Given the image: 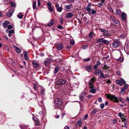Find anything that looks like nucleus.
<instances>
[{"label":"nucleus","instance_id":"de8ad7c7","mask_svg":"<svg viewBox=\"0 0 129 129\" xmlns=\"http://www.w3.org/2000/svg\"><path fill=\"white\" fill-rule=\"evenodd\" d=\"M7 24L5 23H3V26L5 28H6L7 27Z\"/></svg>","mask_w":129,"mask_h":129},{"label":"nucleus","instance_id":"bb28decb","mask_svg":"<svg viewBox=\"0 0 129 129\" xmlns=\"http://www.w3.org/2000/svg\"><path fill=\"white\" fill-rule=\"evenodd\" d=\"M33 9L34 10H35L36 8V1H34L33 4Z\"/></svg>","mask_w":129,"mask_h":129},{"label":"nucleus","instance_id":"20e7f679","mask_svg":"<svg viewBox=\"0 0 129 129\" xmlns=\"http://www.w3.org/2000/svg\"><path fill=\"white\" fill-rule=\"evenodd\" d=\"M54 104L57 107H60L62 104V101L58 98L56 99L55 100Z\"/></svg>","mask_w":129,"mask_h":129},{"label":"nucleus","instance_id":"0e129e2a","mask_svg":"<svg viewBox=\"0 0 129 129\" xmlns=\"http://www.w3.org/2000/svg\"><path fill=\"white\" fill-rule=\"evenodd\" d=\"M100 64H101V63L100 62V61L99 60H98L96 62V65L98 66H100Z\"/></svg>","mask_w":129,"mask_h":129},{"label":"nucleus","instance_id":"2eb2a0df","mask_svg":"<svg viewBox=\"0 0 129 129\" xmlns=\"http://www.w3.org/2000/svg\"><path fill=\"white\" fill-rule=\"evenodd\" d=\"M63 48V44L62 43L58 44L57 46V49L59 50H61Z\"/></svg>","mask_w":129,"mask_h":129},{"label":"nucleus","instance_id":"c756f323","mask_svg":"<svg viewBox=\"0 0 129 129\" xmlns=\"http://www.w3.org/2000/svg\"><path fill=\"white\" fill-rule=\"evenodd\" d=\"M103 43L104 44L107 45H109V42L108 41L105 40L104 39L103 40Z\"/></svg>","mask_w":129,"mask_h":129},{"label":"nucleus","instance_id":"aec40b11","mask_svg":"<svg viewBox=\"0 0 129 129\" xmlns=\"http://www.w3.org/2000/svg\"><path fill=\"white\" fill-rule=\"evenodd\" d=\"M126 15L124 13L121 14V17L122 19L124 21L126 20Z\"/></svg>","mask_w":129,"mask_h":129},{"label":"nucleus","instance_id":"e2e57ef3","mask_svg":"<svg viewBox=\"0 0 129 129\" xmlns=\"http://www.w3.org/2000/svg\"><path fill=\"white\" fill-rule=\"evenodd\" d=\"M70 43L72 45H74V41L73 40H72L70 41Z\"/></svg>","mask_w":129,"mask_h":129},{"label":"nucleus","instance_id":"7ed1b4c3","mask_svg":"<svg viewBox=\"0 0 129 129\" xmlns=\"http://www.w3.org/2000/svg\"><path fill=\"white\" fill-rule=\"evenodd\" d=\"M56 81L55 85L56 87L57 85H58L59 86L64 85H66L67 86L68 85V82L66 81V78L59 79L56 80Z\"/></svg>","mask_w":129,"mask_h":129},{"label":"nucleus","instance_id":"bf43d9fd","mask_svg":"<svg viewBox=\"0 0 129 129\" xmlns=\"http://www.w3.org/2000/svg\"><path fill=\"white\" fill-rule=\"evenodd\" d=\"M103 5V3H98V6L99 7H102Z\"/></svg>","mask_w":129,"mask_h":129},{"label":"nucleus","instance_id":"cd10ccee","mask_svg":"<svg viewBox=\"0 0 129 129\" xmlns=\"http://www.w3.org/2000/svg\"><path fill=\"white\" fill-rule=\"evenodd\" d=\"M98 111L97 109H94L91 111V112L92 114H94L96 113Z\"/></svg>","mask_w":129,"mask_h":129},{"label":"nucleus","instance_id":"79ce46f5","mask_svg":"<svg viewBox=\"0 0 129 129\" xmlns=\"http://www.w3.org/2000/svg\"><path fill=\"white\" fill-rule=\"evenodd\" d=\"M100 77L102 78H105L104 77V76L103 74L102 73V71H101V72L100 73Z\"/></svg>","mask_w":129,"mask_h":129},{"label":"nucleus","instance_id":"3c124183","mask_svg":"<svg viewBox=\"0 0 129 129\" xmlns=\"http://www.w3.org/2000/svg\"><path fill=\"white\" fill-rule=\"evenodd\" d=\"M60 23L61 25H62L63 24V20L62 18H60Z\"/></svg>","mask_w":129,"mask_h":129},{"label":"nucleus","instance_id":"5fc2aeb1","mask_svg":"<svg viewBox=\"0 0 129 129\" xmlns=\"http://www.w3.org/2000/svg\"><path fill=\"white\" fill-rule=\"evenodd\" d=\"M75 0H67V2L69 3H72Z\"/></svg>","mask_w":129,"mask_h":129},{"label":"nucleus","instance_id":"a211bd4d","mask_svg":"<svg viewBox=\"0 0 129 129\" xmlns=\"http://www.w3.org/2000/svg\"><path fill=\"white\" fill-rule=\"evenodd\" d=\"M33 119L34 120V121L35 122V125L36 126H38L40 125V121L37 118L36 119H34V118H33Z\"/></svg>","mask_w":129,"mask_h":129},{"label":"nucleus","instance_id":"6e6552de","mask_svg":"<svg viewBox=\"0 0 129 129\" xmlns=\"http://www.w3.org/2000/svg\"><path fill=\"white\" fill-rule=\"evenodd\" d=\"M99 30L101 32L103 33L104 36H107L108 32L107 30L102 28H99Z\"/></svg>","mask_w":129,"mask_h":129},{"label":"nucleus","instance_id":"5701e85b","mask_svg":"<svg viewBox=\"0 0 129 129\" xmlns=\"http://www.w3.org/2000/svg\"><path fill=\"white\" fill-rule=\"evenodd\" d=\"M112 20L113 21L115 24L118 25L119 24V21L117 20H116L114 18H111Z\"/></svg>","mask_w":129,"mask_h":129},{"label":"nucleus","instance_id":"6e6d98bb","mask_svg":"<svg viewBox=\"0 0 129 129\" xmlns=\"http://www.w3.org/2000/svg\"><path fill=\"white\" fill-rule=\"evenodd\" d=\"M104 107V104H101L100 105V107L101 109H103Z\"/></svg>","mask_w":129,"mask_h":129},{"label":"nucleus","instance_id":"338daca9","mask_svg":"<svg viewBox=\"0 0 129 129\" xmlns=\"http://www.w3.org/2000/svg\"><path fill=\"white\" fill-rule=\"evenodd\" d=\"M120 80H116V84H117L119 85L120 83Z\"/></svg>","mask_w":129,"mask_h":129},{"label":"nucleus","instance_id":"1a4fd4ad","mask_svg":"<svg viewBox=\"0 0 129 129\" xmlns=\"http://www.w3.org/2000/svg\"><path fill=\"white\" fill-rule=\"evenodd\" d=\"M112 47L115 48H117L119 45V43L117 41L114 42L112 43Z\"/></svg>","mask_w":129,"mask_h":129},{"label":"nucleus","instance_id":"774afa93","mask_svg":"<svg viewBox=\"0 0 129 129\" xmlns=\"http://www.w3.org/2000/svg\"><path fill=\"white\" fill-rule=\"evenodd\" d=\"M40 0H38V6H39L41 4L40 3Z\"/></svg>","mask_w":129,"mask_h":129},{"label":"nucleus","instance_id":"ddd939ff","mask_svg":"<svg viewBox=\"0 0 129 129\" xmlns=\"http://www.w3.org/2000/svg\"><path fill=\"white\" fill-rule=\"evenodd\" d=\"M92 65H87L85 67V69L87 70V71L89 72H91L92 70Z\"/></svg>","mask_w":129,"mask_h":129},{"label":"nucleus","instance_id":"4d7b16f0","mask_svg":"<svg viewBox=\"0 0 129 129\" xmlns=\"http://www.w3.org/2000/svg\"><path fill=\"white\" fill-rule=\"evenodd\" d=\"M118 115L120 117L124 116V115L121 112L119 113L118 114Z\"/></svg>","mask_w":129,"mask_h":129},{"label":"nucleus","instance_id":"423d86ee","mask_svg":"<svg viewBox=\"0 0 129 129\" xmlns=\"http://www.w3.org/2000/svg\"><path fill=\"white\" fill-rule=\"evenodd\" d=\"M47 6L48 7V8L50 12H54L55 11L54 10L53 7H54V6L52 5L51 3L50 2H49L47 4Z\"/></svg>","mask_w":129,"mask_h":129},{"label":"nucleus","instance_id":"c03bdc74","mask_svg":"<svg viewBox=\"0 0 129 129\" xmlns=\"http://www.w3.org/2000/svg\"><path fill=\"white\" fill-rule=\"evenodd\" d=\"M88 45H86L83 46L82 47V48L83 49H87L88 47Z\"/></svg>","mask_w":129,"mask_h":129},{"label":"nucleus","instance_id":"58836bf2","mask_svg":"<svg viewBox=\"0 0 129 129\" xmlns=\"http://www.w3.org/2000/svg\"><path fill=\"white\" fill-rule=\"evenodd\" d=\"M126 50L128 53L129 52V44L127 45V46L126 47Z\"/></svg>","mask_w":129,"mask_h":129},{"label":"nucleus","instance_id":"4c0bfd02","mask_svg":"<svg viewBox=\"0 0 129 129\" xmlns=\"http://www.w3.org/2000/svg\"><path fill=\"white\" fill-rule=\"evenodd\" d=\"M103 38L99 39L97 40L96 41L97 43H99L102 42L103 43Z\"/></svg>","mask_w":129,"mask_h":129},{"label":"nucleus","instance_id":"412c9836","mask_svg":"<svg viewBox=\"0 0 129 129\" xmlns=\"http://www.w3.org/2000/svg\"><path fill=\"white\" fill-rule=\"evenodd\" d=\"M59 67L58 66H56L54 71V74H55L58 71V70H59Z\"/></svg>","mask_w":129,"mask_h":129},{"label":"nucleus","instance_id":"6ab92c4d","mask_svg":"<svg viewBox=\"0 0 129 129\" xmlns=\"http://www.w3.org/2000/svg\"><path fill=\"white\" fill-rule=\"evenodd\" d=\"M95 78L94 77L92 78L89 80V85L93 84V83L95 81Z\"/></svg>","mask_w":129,"mask_h":129},{"label":"nucleus","instance_id":"a878e982","mask_svg":"<svg viewBox=\"0 0 129 129\" xmlns=\"http://www.w3.org/2000/svg\"><path fill=\"white\" fill-rule=\"evenodd\" d=\"M82 123V121L81 120H78L76 122V126H77L80 125Z\"/></svg>","mask_w":129,"mask_h":129},{"label":"nucleus","instance_id":"a18cd8bd","mask_svg":"<svg viewBox=\"0 0 129 129\" xmlns=\"http://www.w3.org/2000/svg\"><path fill=\"white\" fill-rule=\"evenodd\" d=\"M117 122V119L115 118L112 120V122L114 124H115Z\"/></svg>","mask_w":129,"mask_h":129},{"label":"nucleus","instance_id":"09e8293b","mask_svg":"<svg viewBox=\"0 0 129 129\" xmlns=\"http://www.w3.org/2000/svg\"><path fill=\"white\" fill-rule=\"evenodd\" d=\"M109 68V67H107V65H104V67L103 68L107 70H108V68Z\"/></svg>","mask_w":129,"mask_h":129},{"label":"nucleus","instance_id":"7c9ffc66","mask_svg":"<svg viewBox=\"0 0 129 129\" xmlns=\"http://www.w3.org/2000/svg\"><path fill=\"white\" fill-rule=\"evenodd\" d=\"M89 91L91 93H94L96 92V90L95 89L92 88L89 90Z\"/></svg>","mask_w":129,"mask_h":129},{"label":"nucleus","instance_id":"680f3d73","mask_svg":"<svg viewBox=\"0 0 129 129\" xmlns=\"http://www.w3.org/2000/svg\"><path fill=\"white\" fill-rule=\"evenodd\" d=\"M86 94V92L85 91H84L81 93V95L84 96Z\"/></svg>","mask_w":129,"mask_h":129},{"label":"nucleus","instance_id":"9b49d317","mask_svg":"<svg viewBox=\"0 0 129 129\" xmlns=\"http://www.w3.org/2000/svg\"><path fill=\"white\" fill-rule=\"evenodd\" d=\"M59 5L58 4L56 3V4L55 7L57 10L59 12H61L62 11V7H59Z\"/></svg>","mask_w":129,"mask_h":129},{"label":"nucleus","instance_id":"49530a36","mask_svg":"<svg viewBox=\"0 0 129 129\" xmlns=\"http://www.w3.org/2000/svg\"><path fill=\"white\" fill-rule=\"evenodd\" d=\"M57 27L58 28L60 29H63V27L62 26L60 25L57 26Z\"/></svg>","mask_w":129,"mask_h":129},{"label":"nucleus","instance_id":"8fccbe9b","mask_svg":"<svg viewBox=\"0 0 129 129\" xmlns=\"http://www.w3.org/2000/svg\"><path fill=\"white\" fill-rule=\"evenodd\" d=\"M23 16V15H19L18 14L17 15V17L19 19H22Z\"/></svg>","mask_w":129,"mask_h":129},{"label":"nucleus","instance_id":"393cba45","mask_svg":"<svg viewBox=\"0 0 129 129\" xmlns=\"http://www.w3.org/2000/svg\"><path fill=\"white\" fill-rule=\"evenodd\" d=\"M41 94L42 96H44L45 94V90L43 88L41 89L40 91Z\"/></svg>","mask_w":129,"mask_h":129},{"label":"nucleus","instance_id":"a19ab883","mask_svg":"<svg viewBox=\"0 0 129 129\" xmlns=\"http://www.w3.org/2000/svg\"><path fill=\"white\" fill-rule=\"evenodd\" d=\"M116 14L117 15H119L120 14V11L118 9L116 10Z\"/></svg>","mask_w":129,"mask_h":129},{"label":"nucleus","instance_id":"603ef678","mask_svg":"<svg viewBox=\"0 0 129 129\" xmlns=\"http://www.w3.org/2000/svg\"><path fill=\"white\" fill-rule=\"evenodd\" d=\"M109 55H108L106 57H103L102 58V59L103 60H105L106 59L109 58Z\"/></svg>","mask_w":129,"mask_h":129},{"label":"nucleus","instance_id":"f03ea898","mask_svg":"<svg viewBox=\"0 0 129 129\" xmlns=\"http://www.w3.org/2000/svg\"><path fill=\"white\" fill-rule=\"evenodd\" d=\"M107 96L106 98L109 99L111 100L112 101L114 102L118 103L119 101H121L122 103H123V101L121 100V98H118L115 96L111 94H105Z\"/></svg>","mask_w":129,"mask_h":129},{"label":"nucleus","instance_id":"473e14b6","mask_svg":"<svg viewBox=\"0 0 129 129\" xmlns=\"http://www.w3.org/2000/svg\"><path fill=\"white\" fill-rule=\"evenodd\" d=\"M116 60L117 61L122 62L123 61V60L121 57H120L119 59H116Z\"/></svg>","mask_w":129,"mask_h":129},{"label":"nucleus","instance_id":"f3484780","mask_svg":"<svg viewBox=\"0 0 129 129\" xmlns=\"http://www.w3.org/2000/svg\"><path fill=\"white\" fill-rule=\"evenodd\" d=\"M13 12L11 10H9L7 14V16L8 17H10L12 16Z\"/></svg>","mask_w":129,"mask_h":129},{"label":"nucleus","instance_id":"f257e3e1","mask_svg":"<svg viewBox=\"0 0 129 129\" xmlns=\"http://www.w3.org/2000/svg\"><path fill=\"white\" fill-rule=\"evenodd\" d=\"M85 10L86 13L89 15H94L96 13V11L92 8L91 5L90 3L87 5Z\"/></svg>","mask_w":129,"mask_h":129},{"label":"nucleus","instance_id":"0eeeda50","mask_svg":"<svg viewBox=\"0 0 129 129\" xmlns=\"http://www.w3.org/2000/svg\"><path fill=\"white\" fill-rule=\"evenodd\" d=\"M66 78L64 76L63 74L60 72L57 75V78L56 79V80L59 79H65Z\"/></svg>","mask_w":129,"mask_h":129},{"label":"nucleus","instance_id":"13d9d810","mask_svg":"<svg viewBox=\"0 0 129 129\" xmlns=\"http://www.w3.org/2000/svg\"><path fill=\"white\" fill-rule=\"evenodd\" d=\"M9 33L10 34H13L14 33V31L13 30H11L9 32Z\"/></svg>","mask_w":129,"mask_h":129},{"label":"nucleus","instance_id":"052dcab7","mask_svg":"<svg viewBox=\"0 0 129 129\" xmlns=\"http://www.w3.org/2000/svg\"><path fill=\"white\" fill-rule=\"evenodd\" d=\"M7 27H8V28L9 29H11L12 28V26L11 25H8Z\"/></svg>","mask_w":129,"mask_h":129},{"label":"nucleus","instance_id":"e433bc0d","mask_svg":"<svg viewBox=\"0 0 129 129\" xmlns=\"http://www.w3.org/2000/svg\"><path fill=\"white\" fill-rule=\"evenodd\" d=\"M94 33L92 31L90 32V33L88 34V36L89 37L92 38L93 37L92 35L94 34Z\"/></svg>","mask_w":129,"mask_h":129},{"label":"nucleus","instance_id":"72a5a7b5","mask_svg":"<svg viewBox=\"0 0 129 129\" xmlns=\"http://www.w3.org/2000/svg\"><path fill=\"white\" fill-rule=\"evenodd\" d=\"M120 81L121 83L123 84H125L126 83L125 81L122 78H120Z\"/></svg>","mask_w":129,"mask_h":129},{"label":"nucleus","instance_id":"39448f33","mask_svg":"<svg viewBox=\"0 0 129 129\" xmlns=\"http://www.w3.org/2000/svg\"><path fill=\"white\" fill-rule=\"evenodd\" d=\"M53 61V60L51 59H46L44 61L45 65L47 67L49 66Z\"/></svg>","mask_w":129,"mask_h":129},{"label":"nucleus","instance_id":"c9c22d12","mask_svg":"<svg viewBox=\"0 0 129 129\" xmlns=\"http://www.w3.org/2000/svg\"><path fill=\"white\" fill-rule=\"evenodd\" d=\"M80 100L81 101H82L84 99V96L81 95H80L79 96Z\"/></svg>","mask_w":129,"mask_h":129},{"label":"nucleus","instance_id":"b1692460","mask_svg":"<svg viewBox=\"0 0 129 129\" xmlns=\"http://www.w3.org/2000/svg\"><path fill=\"white\" fill-rule=\"evenodd\" d=\"M102 71L100 69H98L97 70L94 71V73L95 75H97V74L100 73Z\"/></svg>","mask_w":129,"mask_h":129},{"label":"nucleus","instance_id":"dca6fc26","mask_svg":"<svg viewBox=\"0 0 129 129\" xmlns=\"http://www.w3.org/2000/svg\"><path fill=\"white\" fill-rule=\"evenodd\" d=\"M54 23V21L53 19H51L47 24V26L50 27L52 26Z\"/></svg>","mask_w":129,"mask_h":129},{"label":"nucleus","instance_id":"2f4dec72","mask_svg":"<svg viewBox=\"0 0 129 129\" xmlns=\"http://www.w3.org/2000/svg\"><path fill=\"white\" fill-rule=\"evenodd\" d=\"M92 96H93V95L90 94H89L87 96H86L85 97L86 98H88V99H85L87 100H88L89 99L91 98Z\"/></svg>","mask_w":129,"mask_h":129},{"label":"nucleus","instance_id":"864d4df0","mask_svg":"<svg viewBox=\"0 0 129 129\" xmlns=\"http://www.w3.org/2000/svg\"><path fill=\"white\" fill-rule=\"evenodd\" d=\"M88 115L87 114H85L83 117V119L84 120H85L88 117Z\"/></svg>","mask_w":129,"mask_h":129},{"label":"nucleus","instance_id":"ea45409f","mask_svg":"<svg viewBox=\"0 0 129 129\" xmlns=\"http://www.w3.org/2000/svg\"><path fill=\"white\" fill-rule=\"evenodd\" d=\"M16 4L13 2H12L11 3V6L13 7H16Z\"/></svg>","mask_w":129,"mask_h":129},{"label":"nucleus","instance_id":"c85d7f7f","mask_svg":"<svg viewBox=\"0 0 129 129\" xmlns=\"http://www.w3.org/2000/svg\"><path fill=\"white\" fill-rule=\"evenodd\" d=\"M15 50L17 52H20V51H21V50L19 47H16L15 48Z\"/></svg>","mask_w":129,"mask_h":129},{"label":"nucleus","instance_id":"f8f14e48","mask_svg":"<svg viewBox=\"0 0 129 129\" xmlns=\"http://www.w3.org/2000/svg\"><path fill=\"white\" fill-rule=\"evenodd\" d=\"M33 67L37 68L39 67V63L36 61H33L32 62Z\"/></svg>","mask_w":129,"mask_h":129},{"label":"nucleus","instance_id":"f704fd0d","mask_svg":"<svg viewBox=\"0 0 129 129\" xmlns=\"http://www.w3.org/2000/svg\"><path fill=\"white\" fill-rule=\"evenodd\" d=\"M125 89L124 87H122L121 89V93H122L123 94H124L125 93Z\"/></svg>","mask_w":129,"mask_h":129},{"label":"nucleus","instance_id":"9d476101","mask_svg":"<svg viewBox=\"0 0 129 129\" xmlns=\"http://www.w3.org/2000/svg\"><path fill=\"white\" fill-rule=\"evenodd\" d=\"M73 7L72 5L70 4L69 5L65 6L64 8L65 10H66L67 11H69V10L71 9Z\"/></svg>","mask_w":129,"mask_h":129},{"label":"nucleus","instance_id":"37998d69","mask_svg":"<svg viewBox=\"0 0 129 129\" xmlns=\"http://www.w3.org/2000/svg\"><path fill=\"white\" fill-rule=\"evenodd\" d=\"M124 127L125 128H127L128 127V125H127V121H125L124 122Z\"/></svg>","mask_w":129,"mask_h":129},{"label":"nucleus","instance_id":"4be33fe9","mask_svg":"<svg viewBox=\"0 0 129 129\" xmlns=\"http://www.w3.org/2000/svg\"><path fill=\"white\" fill-rule=\"evenodd\" d=\"M28 53L27 52L25 51L24 52V56L25 59L27 60L28 59Z\"/></svg>","mask_w":129,"mask_h":129},{"label":"nucleus","instance_id":"69168bd1","mask_svg":"<svg viewBox=\"0 0 129 129\" xmlns=\"http://www.w3.org/2000/svg\"><path fill=\"white\" fill-rule=\"evenodd\" d=\"M90 60V58H87L84 59V60L86 61H89Z\"/></svg>","mask_w":129,"mask_h":129},{"label":"nucleus","instance_id":"4468645a","mask_svg":"<svg viewBox=\"0 0 129 129\" xmlns=\"http://www.w3.org/2000/svg\"><path fill=\"white\" fill-rule=\"evenodd\" d=\"M73 15V14L72 13H68L66 14L65 17L66 18L68 19L72 17Z\"/></svg>","mask_w":129,"mask_h":129}]
</instances>
